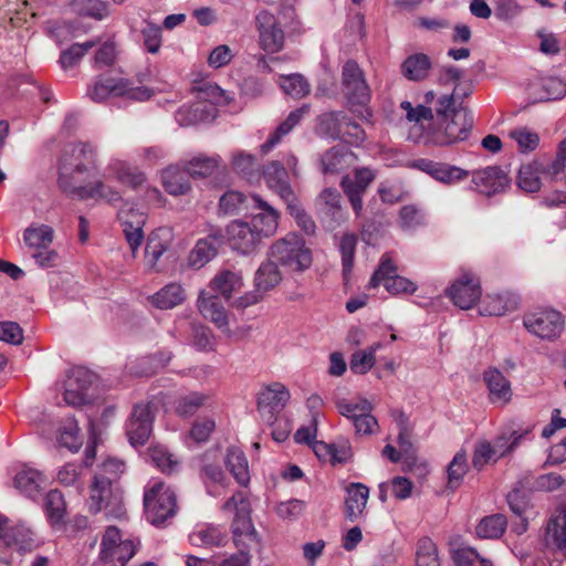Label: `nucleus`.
Masks as SVG:
<instances>
[{"label":"nucleus","mask_w":566,"mask_h":566,"mask_svg":"<svg viewBox=\"0 0 566 566\" xmlns=\"http://www.w3.org/2000/svg\"><path fill=\"white\" fill-rule=\"evenodd\" d=\"M253 206L260 212L250 220L235 219L226 228V237L232 250L249 255L254 253L264 238L273 235L279 227L280 212L261 196H253Z\"/></svg>","instance_id":"f257e3e1"},{"label":"nucleus","mask_w":566,"mask_h":566,"mask_svg":"<svg viewBox=\"0 0 566 566\" xmlns=\"http://www.w3.org/2000/svg\"><path fill=\"white\" fill-rule=\"evenodd\" d=\"M436 113L439 128L432 134L433 144L447 146L468 138L473 126V117L467 108L455 107L453 95L440 96Z\"/></svg>","instance_id":"f03ea898"},{"label":"nucleus","mask_w":566,"mask_h":566,"mask_svg":"<svg viewBox=\"0 0 566 566\" xmlns=\"http://www.w3.org/2000/svg\"><path fill=\"white\" fill-rule=\"evenodd\" d=\"M96 148L90 143H76L67 146L59 167V186L70 193L78 185V177L85 175L96 161Z\"/></svg>","instance_id":"7ed1b4c3"},{"label":"nucleus","mask_w":566,"mask_h":566,"mask_svg":"<svg viewBox=\"0 0 566 566\" xmlns=\"http://www.w3.org/2000/svg\"><path fill=\"white\" fill-rule=\"evenodd\" d=\"M223 510L233 512L231 525L233 542L238 549L250 551L260 544L258 532L251 520V504L243 492L234 493L224 504Z\"/></svg>","instance_id":"20e7f679"},{"label":"nucleus","mask_w":566,"mask_h":566,"mask_svg":"<svg viewBox=\"0 0 566 566\" xmlns=\"http://www.w3.org/2000/svg\"><path fill=\"white\" fill-rule=\"evenodd\" d=\"M268 256L293 272H304L313 262L312 251L306 247L305 241L293 232L274 241Z\"/></svg>","instance_id":"39448f33"},{"label":"nucleus","mask_w":566,"mask_h":566,"mask_svg":"<svg viewBox=\"0 0 566 566\" xmlns=\"http://www.w3.org/2000/svg\"><path fill=\"white\" fill-rule=\"evenodd\" d=\"M177 507L174 490L158 480L148 482L144 492V509L149 523L156 526L164 525L175 516Z\"/></svg>","instance_id":"423d86ee"},{"label":"nucleus","mask_w":566,"mask_h":566,"mask_svg":"<svg viewBox=\"0 0 566 566\" xmlns=\"http://www.w3.org/2000/svg\"><path fill=\"white\" fill-rule=\"evenodd\" d=\"M155 91L148 86H134V82L124 77H99L87 88V95L94 102H104L108 97H125L144 102L149 99Z\"/></svg>","instance_id":"0eeeda50"},{"label":"nucleus","mask_w":566,"mask_h":566,"mask_svg":"<svg viewBox=\"0 0 566 566\" xmlns=\"http://www.w3.org/2000/svg\"><path fill=\"white\" fill-rule=\"evenodd\" d=\"M88 509L94 514L104 510L106 515L115 518L124 515L122 494L113 486L111 476L95 474L91 485Z\"/></svg>","instance_id":"6e6552de"},{"label":"nucleus","mask_w":566,"mask_h":566,"mask_svg":"<svg viewBox=\"0 0 566 566\" xmlns=\"http://www.w3.org/2000/svg\"><path fill=\"white\" fill-rule=\"evenodd\" d=\"M135 553L134 542L122 539L119 530L111 526L102 537L98 566H126Z\"/></svg>","instance_id":"1a4fd4ad"},{"label":"nucleus","mask_w":566,"mask_h":566,"mask_svg":"<svg viewBox=\"0 0 566 566\" xmlns=\"http://www.w3.org/2000/svg\"><path fill=\"white\" fill-rule=\"evenodd\" d=\"M397 269L388 254L381 258L378 269L373 274L368 286L370 289L382 284L385 289L392 295L413 294L418 286L415 282L407 277L396 274Z\"/></svg>","instance_id":"9d476101"},{"label":"nucleus","mask_w":566,"mask_h":566,"mask_svg":"<svg viewBox=\"0 0 566 566\" xmlns=\"http://www.w3.org/2000/svg\"><path fill=\"white\" fill-rule=\"evenodd\" d=\"M259 33V44L266 53L280 52L285 42L282 23L277 17L268 10L260 11L255 17Z\"/></svg>","instance_id":"9b49d317"},{"label":"nucleus","mask_w":566,"mask_h":566,"mask_svg":"<svg viewBox=\"0 0 566 566\" xmlns=\"http://www.w3.org/2000/svg\"><path fill=\"white\" fill-rule=\"evenodd\" d=\"M343 92L352 105H365L370 99V90L364 72L355 61H347L342 71Z\"/></svg>","instance_id":"f8f14e48"},{"label":"nucleus","mask_w":566,"mask_h":566,"mask_svg":"<svg viewBox=\"0 0 566 566\" xmlns=\"http://www.w3.org/2000/svg\"><path fill=\"white\" fill-rule=\"evenodd\" d=\"M376 174L368 167L357 168L354 175H345L340 180V187L346 195L357 218L363 212V195L375 180Z\"/></svg>","instance_id":"ddd939ff"},{"label":"nucleus","mask_w":566,"mask_h":566,"mask_svg":"<svg viewBox=\"0 0 566 566\" xmlns=\"http://www.w3.org/2000/svg\"><path fill=\"white\" fill-rule=\"evenodd\" d=\"M95 380V375L84 367L72 368L64 382L63 398L67 406L78 407L88 398V390Z\"/></svg>","instance_id":"4468645a"},{"label":"nucleus","mask_w":566,"mask_h":566,"mask_svg":"<svg viewBox=\"0 0 566 566\" xmlns=\"http://www.w3.org/2000/svg\"><path fill=\"white\" fill-rule=\"evenodd\" d=\"M525 327L534 335L553 339L564 329V319L559 312L554 310L538 311L524 317Z\"/></svg>","instance_id":"2eb2a0df"},{"label":"nucleus","mask_w":566,"mask_h":566,"mask_svg":"<svg viewBox=\"0 0 566 566\" xmlns=\"http://www.w3.org/2000/svg\"><path fill=\"white\" fill-rule=\"evenodd\" d=\"M447 294L453 304L462 310H469L481 297L480 280L470 272H464L448 289Z\"/></svg>","instance_id":"dca6fc26"},{"label":"nucleus","mask_w":566,"mask_h":566,"mask_svg":"<svg viewBox=\"0 0 566 566\" xmlns=\"http://www.w3.org/2000/svg\"><path fill=\"white\" fill-rule=\"evenodd\" d=\"M290 400L289 389L281 382H273L265 386L259 394L258 409L272 421L275 415L281 412Z\"/></svg>","instance_id":"f3484780"},{"label":"nucleus","mask_w":566,"mask_h":566,"mask_svg":"<svg viewBox=\"0 0 566 566\" xmlns=\"http://www.w3.org/2000/svg\"><path fill=\"white\" fill-rule=\"evenodd\" d=\"M510 182L509 175L496 166L479 169L472 174L474 189L485 196L504 191L510 186Z\"/></svg>","instance_id":"a211bd4d"},{"label":"nucleus","mask_w":566,"mask_h":566,"mask_svg":"<svg viewBox=\"0 0 566 566\" xmlns=\"http://www.w3.org/2000/svg\"><path fill=\"white\" fill-rule=\"evenodd\" d=\"M153 411L149 403L136 405L127 423L126 432L133 446H143L149 438L153 429Z\"/></svg>","instance_id":"6ab92c4d"},{"label":"nucleus","mask_w":566,"mask_h":566,"mask_svg":"<svg viewBox=\"0 0 566 566\" xmlns=\"http://www.w3.org/2000/svg\"><path fill=\"white\" fill-rule=\"evenodd\" d=\"M262 175L266 186L276 192L283 201L296 196L290 184L287 168L281 161L272 160L264 165Z\"/></svg>","instance_id":"aec40b11"},{"label":"nucleus","mask_w":566,"mask_h":566,"mask_svg":"<svg viewBox=\"0 0 566 566\" xmlns=\"http://www.w3.org/2000/svg\"><path fill=\"white\" fill-rule=\"evenodd\" d=\"M357 156L343 146H334L323 153L319 158V170L324 175H337L354 166Z\"/></svg>","instance_id":"412c9836"},{"label":"nucleus","mask_w":566,"mask_h":566,"mask_svg":"<svg viewBox=\"0 0 566 566\" xmlns=\"http://www.w3.org/2000/svg\"><path fill=\"white\" fill-rule=\"evenodd\" d=\"M46 478L33 468H21L13 478V485L30 499L39 497L46 488Z\"/></svg>","instance_id":"4be33fe9"},{"label":"nucleus","mask_w":566,"mask_h":566,"mask_svg":"<svg viewBox=\"0 0 566 566\" xmlns=\"http://www.w3.org/2000/svg\"><path fill=\"white\" fill-rule=\"evenodd\" d=\"M417 167L428 174L433 179L451 185L457 181L463 180L468 177L469 172L460 167L452 166L446 163H437L428 159L418 161Z\"/></svg>","instance_id":"5701e85b"},{"label":"nucleus","mask_w":566,"mask_h":566,"mask_svg":"<svg viewBox=\"0 0 566 566\" xmlns=\"http://www.w3.org/2000/svg\"><path fill=\"white\" fill-rule=\"evenodd\" d=\"M174 239L172 229L161 227L153 231L147 240L145 249L146 264L154 269L160 256L170 248Z\"/></svg>","instance_id":"b1692460"},{"label":"nucleus","mask_w":566,"mask_h":566,"mask_svg":"<svg viewBox=\"0 0 566 566\" xmlns=\"http://www.w3.org/2000/svg\"><path fill=\"white\" fill-rule=\"evenodd\" d=\"M197 305L201 315L211 321L218 328L228 327L227 310L218 295H208L206 292H201Z\"/></svg>","instance_id":"393cba45"},{"label":"nucleus","mask_w":566,"mask_h":566,"mask_svg":"<svg viewBox=\"0 0 566 566\" xmlns=\"http://www.w3.org/2000/svg\"><path fill=\"white\" fill-rule=\"evenodd\" d=\"M106 169L118 182L133 189L140 188L147 180L145 172L124 160L112 159Z\"/></svg>","instance_id":"a878e982"},{"label":"nucleus","mask_w":566,"mask_h":566,"mask_svg":"<svg viewBox=\"0 0 566 566\" xmlns=\"http://www.w3.org/2000/svg\"><path fill=\"white\" fill-rule=\"evenodd\" d=\"M345 516L354 522L358 520L367 505L369 489L363 483H350L346 489Z\"/></svg>","instance_id":"bb28decb"},{"label":"nucleus","mask_w":566,"mask_h":566,"mask_svg":"<svg viewBox=\"0 0 566 566\" xmlns=\"http://www.w3.org/2000/svg\"><path fill=\"white\" fill-rule=\"evenodd\" d=\"M517 305L518 298L512 293L488 294L480 305V314L501 316L516 310Z\"/></svg>","instance_id":"cd10ccee"},{"label":"nucleus","mask_w":566,"mask_h":566,"mask_svg":"<svg viewBox=\"0 0 566 566\" xmlns=\"http://www.w3.org/2000/svg\"><path fill=\"white\" fill-rule=\"evenodd\" d=\"M310 106L303 105L302 107L292 111L287 118L281 123L276 129L269 136L268 140L260 146V151L262 155H266L270 153L276 145H279L282 138L287 135L304 117V115L308 114Z\"/></svg>","instance_id":"c85d7f7f"},{"label":"nucleus","mask_w":566,"mask_h":566,"mask_svg":"<svg viewBox=\"0 0 566 566\" xmlns=\"http://www.w3.org/2000/svg\"><path fill=\"white\" fill-rule=\"evenodd\" d=\"M217 116V108L207 105L205 102H196L189 106L180 107L175 118L180 126L195 125L202 122H210Z\"/></svg>","instance_id":"c756f323"},{"label":"nucleus","mask_w":566,"mask_h":566,"mask_svg":"<svg viewBox=\"0 0 566 566\" xmlns=\"http://www.w3.org/2000/svg\"><path fill=\"white\" fill-rule=\"evenodd\" d=\"M545 542L547 545L555 546L566 556V509H558L548 520Z\"/></svg>","instance_id":"7c9ffc66"},{"label":"nucleus","mask_w":566,"mask_h":566,"mask_svg":"<svg viewBox=\"0 0 566 566\" xmlns=\"http://www.w3.org/2000/svg\"><path fill=\"white\" fill-rule=\"evenodd\" d=\"M483 379L489 388L492 402L505 405L511 400V384L499 369L490 368L485 370Z\"/></svg>","instance_id":"2f4dec72"},{"label":"nucleus","mask_w":566,"mask_h":566,"mask_svg":"<svg viewBox=\"0 0 566 566\" xmlns=\"http://www.w3.org/2000/svg\"><path fill=\"white\" fill-rule=\"evenodd\" d=\"M189 176L186 167L170 165L161 171L163 186L172 196L185 195L190 190Z\"/></svg>","instance_id":"473e14b6"},{"label":"nucleus","mask_w":566,"mask_h":566,"mask_svg":"<svg viewBox=\"0 0 566 566\" xmlns=\"http://www.w3.org/2000/svg\"><path fill=\"white\" fill-rule=\"evenodd\" d=\"M32 541V532L24 523L12 524L0 514V545H24Z\"/></svg>","instance_id":"72a5a7b5"},{"label":"nucleus","mask_w":566,"mask_h":566,"mask_svg":"<svg viewBox=\"0 0 566 566\" xmlns=\"http://www.w3.org/2000/svg\"><path fill=\"white\" fill-rule=\"evenodd\" d=\"M67 196L80 200L104 199L109 203H115L120 200V193L101 180L91 185H80L73 191L67 193Z\"/></svg>","instance_id":"f704fd0d"},{"label":"nucleus","mask_w":566,"mask_h":566,"mask_svg":"<svg viewBox=\"0 0 566 566\" xmlns=\"http://www.w3.org/2000/svg\"><path fill=\"white\" fill-rule=\"evenodd\" d=\"M432 67L431 59L424 53H413L401 63V74L409 81H423Z\"/></svg>","instance_id":"c9c22d12"},{"label":"nucleus","mask_w":566,"mask_h":566,"mask_svg":"<svg viewBox=\"0 0 566 566\" xmlns=\"http://www.w3.org/2000/svg\"><path fill=\"white\" fill-rule=\"evenodd\" d=\"M227 541V534L219 526L206 524L197 526L189 535V542L193 546H222Z\"/></svg>","instance_id":"e433bc0d"},{"label":"nucleus","mask_w":566,"mask_h":566,"mask_svg":"<svg viewBox=\"0 0 566 566\" xmlns=\"http://www.w3.org/2000/svg\"><path fill=\"white\" fill-rule=\"evenodd\" d=\"M242 286L243 280L241 274L230 270L220 271L210 282L211 290L218 292L227 300L231 298Z\"/></svg>","instance_id":"4c0bfd02"},{"label":"nucleus","mask_w":566,"mask_h":566,"mask_svg":"<svg viewBox=\"0 0 566 566\" xmlns=\"http://www.w3.org/2000/svg\"><path fill=\"white\" fill-rule=\"evenodd\" d=\"M282 281V274L277 263L269 258L264 261L255 272L254 286L264 293L273 290Z\"/></svg>","instance_id":"58836bf2"},{"label":"nucleus","mask_w":566,"mask_h":566,"mask_svg":"<svg viewBox=\"0 0 566 566\" xmlns=\"http://www.w3.org/2000/svg\"><path fill=\"white\" fill-rule=\"evenodd\" d=\"M226 465L237 482L247 485L250 481L249 464L243 451L231 447L227 451Z\"/></svg>","instance_id":"ea45409f"},{"label":"nucleus","mask_w":566,"mask_h":566,"mask_svg":"<svg viewBox=\"0 0 566 566\" xmlns=\"http://www.w3.org/2000/svg\"><path fill=\"white\" fill-rule=\"evenodd\" d=\"M185 298L186 294L181 285L170 283L151 296V303L157 308L170 310L181 304Z\"/></svg>","instance_id":"a19ab883"},{"label":"nucleus","mask_w":566,"mask_h":566,"mask_svg":"<svg viewBox=\"0 0 566 566\" xmlns=\"http://www.w3.org/2000/svg\"><path fill=\"white\" fill-rule=\"evenodd\" d=\"M54 239V230L48 224H31L23 232V241L28 248L39 250L49 248Z\"/></svg>","instance_id":"79ce46f5"},{"label":"nucleus","mask_w":566,"mask_h":566,"mask_svg":"<svg viewBox=\"0 0 566 566\" xmlns=\"http://www.w3.org/2000/svg\"><path fill=\"white\" fill-rule=\"evenodd\" d=\"M232 169L249 181L258 180L260 170L256 157L244 150H237L231 157Z\"/></svg>","instance_id":"37998d69"},{"label":"nucleus","mask_w":566,"mask_h":566,"mask_svg":"<svg viewBox=\"0 0 566 566\" xmlns=\"http://www.w3.org/2000/svg\"><path fill=\"white\" fill-rule=\"evenodd\" d=\"M240 191L230 190L223 193L219 200V208L226 214H238L244 210L255 209L252 197Z\"/></svg>","instance_id":"c03bdc74"},{"label":"nucleus","mask_w":566,"mask_h":566,"mask_svg":"<svg viewBox=\"0 0 566 566\" xmlns=\"http://www.w3.org/2000/svg\"><path fill=\"white\" fill-rule=\"evenodd\" d=\"M217 238L218 237H209L200 239L196 243L188 256V263L190 266L200 269L216 256L217 247L214 244V240Z\"/></svg>","instance_id":"a18cd8bd"},{"label":"nucleus","mask_w":566,"mask_h":566,"mask_svg":"<svg viewBox=\"0 0 566 566\" xmlns=\"http://www.w3.org/2000/svg\"><path fill=\"white\" fill-rule=\"evenodd\" d=\"M346 115L343 112L324 113L318 117L317 130L319 134L339 139Z\"/></svg>","instance_id":"49530a36"},{"label":"nucleus","mask_w":566,"mask_h":566,"mask_svg":"<svg viewBox=\"0 0 566 566\" xmlns=\"http://www.w3.org/2000/svg\"><path fill=\"white\" fill-rule=\"evenodd\" d=\"M542 167L537 161L522 165L517 176V186L525 192H536L541 189L539 174Z\"/></svg>","instance_id":"de8ad7c7"},{"label":"nucleus","mask_w":566,"mask_h":566,"mask_svg":"<svg viewBox=\"0 0 566 566\" xmlns=\"http://www.w3.org/2000/svg\"><path fill=\"white\" fill-rule=\"evenodd\" d=\"M381 348V343H375L370 347L352 354L349 367L354 374L364 375L375 365V353Z\"/></svg>","instance_id":"09e8293b"},{"label":"nucleus","mask_w":566,"mask_h":566,"mask_svg":"<svg viewBox=\"0 0 566 566\" xmlns=\"http://www.w3.org/2000/svg\"><path fill=\"white\" fill-rule=\"evenodd\" d=\"M469 469L467 454L463 451H459L453 457L452 461L448 465V483L447 488L452 492L457 490L467 474Z\"/></svg>","instance_id":"8fccbe9b"},{"label":"nucleus","mask_w":566,"mask_h":566,"mask_svg":"<svg viewBox=\"0 0 566 566\" xmlns=\"http://www.w3.org/2000/svg\"><path fill=\"white\" fill-rule=\"evenodd\" d=\"M286 209L296 224L307 234H313L316 230V224L312 217L305 211L297 196L284 201Z\"/></svg>","instance_id":"3c124183"},{"label":"nucleus","mask_w":566,"mask_h":566,"mask_svg":"<svg viewBox=\"0 0 566 566\" xmlns=\"http://www.w3.org/2000/svg\"><path fill=\"white\" fill-rule=\"evenodd\" d=\"M506 528V518L502 514L486 516L476 526V534L481 538H499Z\"/></svg>","instance_id":"603ef678"},{"label":"nucleus","mask_w":566,"mask_h":566,"mask_svg":"<svg viewBox=\"0 0 566 566\" xmlns=\"http://www.w3.org/2000/svg\"><path fill=\"white\" fill-rule=\"evenodd\" d=\"M452 559L457 566H493V563L482 557L474 548L460 545L452 549Z\"/></svg>","instance_id":"864d4df0"},{"label":"nucleus","mask_w":566,"mask_h":566,"mask_svg":"<svg viewBox=\"0 0 566 566\" xmlns=\"http://www.w3.org/2000/svg\"><path fill=\"white\" fill-rule=\"evenodd\" d=\"M45 511L52 525L60 524L65 515L66 506L63 494L57 490H51L45 496Z\"/></svg>","instance_id":"5fc2aeb1"},{"label":"nucleus","mask_w":566,"mask_h":566,"mask_svg":"<svg viewBox=\"0 0 566 566\" xmlns=\"http://www.w3.org/2000/svg\"><path fill=\"white\" fill-rule=\"evenodd\" d=\"M316 208L329 216H335L342 209V196L335 188H325L315 199Z\"/></svg>","instance_id":"6e6d98bb"},{"label":"nucleus","mask_w":566,"mask_h":566,"mask_svg":"<svg viewBox=\"0 0 566 566\" xmlns=\"http://www.w3.org/2000/svg\"><path fill=\"white\" fill-rule=\"evenodd\" d=\"M71 6L77 14L96 20H103L108 14L107 3L102 0H73Z\"/></svg>","instance_id":"4d7b16f0"},{"label":"nucleus","mask_w":566,"mask_h":566,"mask_svg":"<svg viewBox=\"0 0 566 566\" xmlns=\"http://www.w3.org/2000/svg\"><path fill=\"white\" fill-rule=\"evenodd\" d=\"M416 566H440L438 549L431 538L422 537L418 541Z\"/></svg>","instance_id":"13d9d810"},{"label":"nucleus","mask_w":566,"mask_h":566,"mask_svg":"<svg viewBox=\"0 0 566 566\" xmlns=\"http://www.w3.org/2000/svg\"><path fill=\"white\" fill-rule=\"evenodd\" d=\"M357 244V237L353 233H346L340 238L339 252L342 255L343 275L347 280L354 266V255Z\"/></svg>","instance_id":"bf43d9fd"},{"label":"nucleus","mask_w":566,"mask_h":566,"mask_svg":"<svg viewBox=\"0 0 566 566\" xmlns=\"http://www.w3.org/2000/svg\"><path fill=\"white\" fill-rule=\"evenodd\" d=\"M530 432V429L524 431L513 430L511 432H503L497 436L492 444V449L500 458L511 452L521 441V439Z\"/></svg>","instance_id":"052dcab7"},{"label":"nucleus","mask_w":566,"mask_h":566,"mask_svg":"<svg viewBox=\"0 0 566 566\" xmlns=\"http://www.w3.org/2000/svg\"><path fill=\"white\" fill-rule=\"evenodd\" d=\"M219 156H197L188 161L186 168L191 177H206L211 175L220 164Z\"/></svg>","instance_id":"680f3d73"},{"label":"nucleus","mask_w":566,"mask_h":566,"mask_svg":"<svg viewBox=\"0 0 566 566\" xmlns=\"http://www.w3.org/2000/svg\"><path fill=\"white\" fill-rule=\"evenodd\" d=\"M280 86L290 96L302 98L310 93V84L301 74L282 76Z\"/></svg>","instance_id":"e2e57ef3"},{"label":"nucleus","mask_w":566,"mask_h":566,"mask_svg":"<svg viewBox=\"0 0 566 566\" xmlns=\"http://www.w3.org/2000/svg\"><path fill=\"white\" fill-rule=\"evenodd\" d=\"M78 431L76 421L69 419L59 430V444L76 452L82 444Z\"/></svg>","instance_id":"0e129e2a"},{"label":"nucleus","mask_w":566,"mask_h":566,"mask_svg":"<svg viewBox=\"0 0 566 566\" xmlns=\"http://www.w3.org/2000/svg\"><path fill=\"white\" fill-rule=\"evenodd\" d=\"M97 41H87L85 43H75L67 50L62 52L60 56V63L63 69L73 67L78 61L95 45Z\"/></svg>","instance_id":"69168bd1"},{"label":"nucleus","mask_w":566,"mask_h":566,"mask_svg":"<svg viewBox=\"0 0 566 566\" xmlns=\"http://www.w3.org/2000/svg\"><path fill=\"white\" fill-rule=\"evenodd\" d=\"M230 99L226 91L216 84L208 83L199 88V102H205L214 108L217 105L229 104Z\"/></svg>","instance_id":"338daca9"},{"label":"nucleus","mask_w":566,"mask_h":566,"mask_svg":"<svg viewBox=\"0 0 566 566\" xmlns=\"http://www.w3.org/2000/svg\"><path fill=\"white\" fill-rule=\"evenodd\" d=\"M192 345L200 352H212L216 347L212 331L203 325H192Z\"/></svg>","instance_id":"774afa93"}]
</instances>
